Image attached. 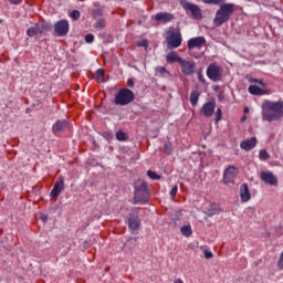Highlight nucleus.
Listing matches in <instances>:
<instances>
[{"instance_id":"2","label":"nucleus","mask_w":283,"mask_h":283,"mask_svg":"<svg viewBox=\"0 0 283 283\" xmlns=\"http://www.w3.org/2000/svg\"><path fill=\"white\" fill-rule=\"evenodd\" d=\"M235 10V4L233 3H223L220 6V8L217 10L213 23L217 28H220V25H223V23H227L229 19H231V14H233V11Z\"/></svg>"},{"instance_id":"25","label":"nucleus","mask_w":283,"mask_h":283,"mask_svg":"<svg viewBox=\"0 0 283 283\" xmlns=\"http://www.w3.org/2000/svg\"><path fill=\"white\" fill-rule=\"evenodd\" d=\"M95 80L98 83H105V70L98 69L95 73Z\"/></svg>"},{"instance_id":"3","label":"nucleus","mask_w":283,"mask_h":283,"mask_svg":"<svg viewBox=\"0 0 283 283\" xmlns=\"http://www.w3.org/2000/svg\"><path fill=\"white\" fill-rule=\"evenodd\" d=\"M136 95L129 88H120L118 93L115 95L114 103L115 105H120L125 107V105H129V103H134Z\"/></svg>"},{"instance_id":"33","label":"nucleus","mask_w":283,"mask_h":283,"mask_svg":"<svg viewBox=\"0 0 283 283\" xmlns=\"http://www.w3.org/2000/svg\"><path fill=\"white\" fill-rule=\"evenodd\" d=\"M70 17L73 21H78V19H81V12L78 10H74L71 12Z\"/></svg>"},{"instance_id":"7","label":"nucleus","mask_w":283,"mask_h":283,"mask_svg":"<svg viewBox=\"0 0 283 283\" xmlns=\"http://www.w3.org/2000/svg\"><path fill=\"white\" fill-rule=\"evenodd\" d=\"M240 174V169L233 165L229 166L223 174L224 185H233L235 182V176Z\"/></svg>"},{"instance_id":"32","label":"nucleus","mask_w":283,"mask_h":283,"mask_svg":"<svg viewBox=\"0 0 283 283\" xmlns=\"http://www.w3.org/2000/svg\"><path fill=\"white\" fill-rule=\"evenodd\" d=\"M116 138L119 142L127 140V135L125 134V132L119 130L116 133Z\"/></svg>"},{"instance_id":"48","label":"nucleus","mask_w":283,"mask_h":283,"mask_svg":"<svg viewBox=\"0 0 283 283\" xmlns=\"http://www.w3.org/2000/svg\"><path fill=\"white\" fill-rule=\"evenodd\" d=\"M175 283H185V282L181 281V279H177V280H175Z\"/></svg>"},{"instance_id":"50","label":"nucleus","mask_w":283,"mask_h":283,"mask_svg":"<svg viewBox=\"0 0 283 283\" xmlns=\"http://www.w3.org/2000/svg\"><path fill=\"white\" fill-rule=\"evenodd\" d=\"M247 117H243L242 120H245Z\"/></svg>"},{"instance_id":"38","label":"nucleus","mask_w":283,"mask_h":283,"mask_svg":"<svg viewBox=\"0 0 283 283\" xmlns=\"http://www.w3.org/2000/svg\"><path fill=\"white\" fill-rule=\"evenodd\" d=\"M137 46H138V48H145V49H147V48H148V42H147V40L137 41Z\"/></svg>"},{"instance_id":"20","label":"nucleus","mask_w":283,"mask_h":283,"mask_svg":"<svg viewBox=\"0 0 283 283\" xmlns=\"http://www.w3.org/2000/svg\"><path fill=\"white\" fill-rule=\"evenodd\" d=\"M166 61L169 64H174V63H181L182 57L178 56L177 52H170L166 55Z\"/></svg>"},{"instance_id":"1","label":"nucleus","mask_w":283,"mask_h":283,"mask_svg":"<svg viewBox=\"0 0 283 283\" xmlns=\"http://www.w3.org/2000/svg\"><path fill=\"white\" fill-rule=\"evenodd\" d=\"M263 109H270L273 113L264 112L262 114L263 120L273 123V120H280L283 116V102H265Z\"/></svg>"},{"instance_id":"14","label":"nucleus","mask_w":283,"mask_h":283,"mask_svg":"<svg viewBox=\"0 0 283 283\" xmlns=\"http://www.w3.org/2000/svg\"><path fill=\"white\" fill-rule=\"evenodd\" d=\"M128 229H130V231H138L140 229V218L138 214H129Z\"/></svg>"},{"instance_id":"17","label":"nucleus","mask_w":283,"mask_h":283,"mask_svg":"<svg viewBox=\"0 0 283 283\" xmlns=\"http://www.w3.org/2000/svg\"><path fill=\"white\" fill-rule=\"evenodd\" d=\"M258 145V138L251 137L250 139H247L240 144L241 149H244V151H251Z\"/></svg>"},{"instance_id":"41","label":"nucleus","mask_w":283,"mask_h":283,"mask_svg":"<svg viewBox=\"0 0 283 283\" xmlns=\"http://www.w3.org/2000/svg\"><path fill=\"white\" fill-rule=\"evenodd\" d=\"M203 255H205L206 260H211V258H213V253L211 251H208V250H206L203 252Z\"/></svg>"},{"instance_id":"5","label":"nucleus","mask_w":283,"mask_h":283,"mask_svg":"<svg viewBox=\"0 0 283 283\" xmlns=\"http://www.w3.org/2000/svg\"><path fill=\"white\" fill-rule=\"evenodd\" d=\"M135 200L136 202H142V205H147V200H149V190H147V185L142 184L135 188Z\"/></svg>"},{"instance_id":"11","label":"nucleus","mask_w":283,"mask_h":283,"mask_svg":"<svg viewBox=\"0 0 283 283\" xmlns=\"http://www.w3.org/2000/svg\"><path fill=\"white\" fill-rule=\"evenodd\" d=\"M260 178L265 185H277V178L271 171H261Z\"/></svg>"},{"instance_id":"13","label":"nucleus","mask_w":283,"mask_h":283,"mask_svg":"<svg viewBox=\"0 0 283 283\" xmlns=\"http://www.w3.org/2000/svg\"><path fill=\"white\" fill-rule=\"evenodd\" d=\"M214 112H216V102H208L201 107V114H203L206 118H211Z\"/></svg>"},{"instance_id":"18","label":"nucleus","mask_w":283,"mask_h":283,"mask_svg":"<svg viewBox=\"0 0 283 283\" xmlns=\"http://www.w3.org/2000/svg\"><path fill=\"white\" fill-rule=\"evenodd\" d=\"M155 19L159 23H169V21H174V14L169 12H159L155 15Z\"/></svg>"},{"instance_id":"36","label":"nucleus","mask_w":283,"mask_h":283,"mask_svg":"<svg viewBox=\"0 0 283 283\" xmlns=\"http://www.w3.org/2000/svg\"><path fill=\"white\" fill-rule=\"evenodd\" d=\"M220 120H222V108L217 109L214 123H220Z\"/></svg>"},{"instance_id":"34","label":"nucleus","mask_w":283,"mask_h":283,"mask_svg":"<svg viewBox=\"0 0 283 283\" xmlns=\"http://www.w3.org/2000/svg\"><path fill=\"white\" fill-rule=\"evenodd\" d=\"M218 213H220L219 208H214L213 206H211V208L208 210L209 217L218 216Z\"/></svg>"},{"instance_id":"22","label":"nucleus","mask_w":283,"mask_h":283,"mask_svg":"<svg viewBox=\"0 0 283 283\" xmlns=\"http://www.w3.org/2000/svg\"><path fill=\"white\" fill-rule=\"evenodd\" d=\"M27 34H28L29 36H36L38 34H42V33H41V29H40V27H39V23H35L33 27L29 28V29L27 30Z\"/></svg>"},{"instance_id":"23","label":"nucleus","mask_w":283,"mask_h":283,"mask_svg":"<svg viewBox=\"0 0 283 283\" xmlns=\"http://www.w3.org/2000/svg\"><path fill=\"white\" fill-rule=\"evenodd\" d=\"M199 99H200V92H198V91L191 92L190 103H191L192 107H196V105H198Z\"/></svg>"},{"instance_id":"4","label":"nucleus","mask_w":283,"mask_h":283,"mask_svg":"<svg viewBox=\"0 0 283 283\" xmlns=\"http://www.w3.org/2000/svg\"><path fill=\"white\" fill-rule=\"evenodd\" d=\"M180 45H182V34H180V31L176 29H170L167 32L168 50H175L176 48H180Z\"/></svg>"},{"instance_id":"27","label":"nucleus","mask_w":283,"mask_h":283,"mask_svg":"<svg viewBox=\"0 0 283 283\" xmlns=\"http://www.w3.org/2000/svg\"><path fill=\"white\" fill-rule=\"evenodd\" d=\"M180 233H182L186 238H190V235L193 233V231L191 230V226L181 227Z\"/></svg>"},{"instance_id":"45","label":"nucleus","mask_w":283,"mask_h":283,"mask_svg":"<svg viewBox=\"0 0 283 283\" xmlns=\"http://www.w3.org/2000/svg\"><path fill=\"white\" fill-rule=\"evenodd\" d=\"M252 83H259L260 85L264 86V83L260 80L253 78Z\"/></svg>"},{"instance_id":"49","label":"nucleus","mask_w":283,"mask_h":283,"mask_svg":"<svg viewBox=\"0 0 283 283\" xmlns=\"http://www.w3.org/2000/svg\"><path fill=\"white\" fill-rule=\"evenodd\" d=\"M244 112H249V108L245 107V108H244Z\"/></svg>"},{"instance_id":"42","label":"nucleus","mask_w":283,"mask_h":283,"mask_svg":"<svg viewBox=\"0 0 283 283\" xmlns=\"http://www.w3.org/2000/svg\"><path fill=\"white\" fill-rule=\"evenodd\" d=\"M156 72L157 74H165L167 73V69H165L164 66H157Z\"/></svg>"},{"instance_id":"10","label":"nucleus","mask_w":283,"mask_h":283,"mask_svg":"<svg viewBox=\"0 0 283 283\" xmlns=\"http://www.w3.org/2000/svg\"><path fill=\"white\" fill-rule=\"evenodd\" d=\"M65 189V179L63 177L59 178V181L55 182L53 189L50 192L51 198L57 199L61 196V192Z\"/></svg>"},{"instance_id":"40","label":"nucleus","mask_w":283,"mask_h":283,"mask_svg":"<svg viewBox=\"0 0 283 283\" xmlns=\"http://www.w3.org/2000/svg\"><path fill=\"white\" fill-rule=\"evenodd\" d=\"M197 76H198V81H200V83H207V80H205V75H202V72H198L197 73Z\"/></svg>"},{"instance_id":"8","label":"nucleus","mask_w":283,"mask_h":283,"mask_svg":"<svg viewBox=\"0 0 283 283\" xmlns=\"http://www.w3.org/2000/svg\"><path fill=\"white\" fill-rule=\"evenodd\" d=\"M70 32V22L67 20H60L54 24L55 36H67Z\"/></svg>"},{"instance_id":"15","label":"nucleus","mask_w":283,"mask_h":283,"mask_svg":"<svg viewBox=\"0 0 283 283\" xmlns=\"http://www.w3.org/2000/svg\"><path fill=\"white\" fill-rule=\"evenodd\" d=\"M67 127H70L67 120H57L55 124H53L52 132L53 134H61V132L67 129Z\"/></svg>"},{"instance_id":"24","label":"nucleus","mask_w":283,"mask_h":283,"mask_svg":"<svg viewBox=\"0 0 283 283\" xmlns=\"http://www.w3.org/2000/svg\"><path fill=\"white\" fill-rule=\"evenodd\" d=\"M39 28H40L41 34H45V32L52 31V28H54V25L48 22H43L41 24L39 23Z\"/></svg>"},{"instance_id":"37","label":"nucleus","mask_w":283,"mask_h":283,"mask_svg":"<svg viewBox=\"0 0 283 283\" xmlns=\"http://www.w3.org/2000/svg\"><path fill=\"white\" fill-rule=\"evenodd\" d=\"M85 43H94V34L88 33L84 38Z\"/></svg>"},{"instance_id":"44","label":"nucleus","mask_w":283,"mask_h":283,"mask_svg":"<svg viewBox=\"0 0 283 283\" xmlns=\"http://www.w3.org/2000/svg\"><path fill=\"white\" fill-rule=\"evenodd\" d=\"M127 85H128V87H134V80L128 78L127 80Z\"/></svg>"},{"instance_id":"6","label":"nucleus","mask_w":283,"mask_h":283,"mask_svg":"<svg viewBox=\"0 0 283 283\" xmlns=\"http://www.w3.org/2000/svg\"><path fill=\"white\" fill-rule=\"evenodd\" d=\"M207 76L210 78V81H213L214 83H218V81H222V67L218 65L217 63H211L207 67Z\"/></svg>"},{"instance_id":"43","label":"nucleus","mask_w":283,"mask_h":283,"mask_svg":"<svg viewBox=\"0 0 283 283\" xmlns=\"http://www.w3.org/2000/svg\"><path fill=\"white\" fill-rule=\"evenodd\" d=\"M247 213H248V216H250V218H253V216H255L254 208H247Z\"/></svg>"},{"instance_id":"9","label":"nucleus","mask_w":283,"mask_h":283,"mask_svg":"<svg viewBox=\"0 0 283 283\" xmlns=\"http://www.w3.org/2000/svg\"><path fill=\"white\" fill-rule=\"evenodd\" d=\"M181 67V72L185 76H191L196 72V63L187 60H181V63H179Z\"/></svg>"},{"instance_id":"46","label":"nucleus","mask_w":283,"mask_h":283,"mask_svg":"<svg viewBox=\"0 0 283 283\" xmlns=\"http://www.w3.org/2000/svg\"><path fill=\"white\" fill-rule=\"evenodd\" d=\"M136 242H137L136 239H130V240H128L127 244H134V245H136Z\"/></svg>"},{"instance_id":"19","label":"nucleus","mask_w":283,"mask_h":283,"mask_svg":"<svg viewBox=\"0 0 283 283\" xmlns=\"http://www.w3.org/2000/svg\"><path fill=\"white\" fill-rule=\"evenodd\" d=\"M184 9L185 10H189V12H191L192 17H201V11H200V7H198V4H193L191 2H186L184 4Z\"/></svg>"},{"instance_id":"28","label":"nucleus","mask_w":283,"mask_h":283,"mask_svg":"<svg viewBox=\"0 0 283 283\" xmlns=\"http://www.w3.org/2000/svg\"><path fill=\"white\" fill-rule=\"evenodd\" d=\"M174 151V145L171 144V142H166L164 145V154H167L169 156V154H171Z\"/></svg>"},{"instance_id":"29","label":"nucleus","mask_w":283,"mask_h":283,"mask_svg":"<svg viewBox=\"0 0 283 283\" xmlns=\"http://www.w3.org/2000/svg\"><path fill=\"white\" fill-rule=\"evenodd\" d=\"M260 160H269L271 158V155H269V151L266 149L260 150L259 153Z\"/></svg>"},{"instance_id":"16","label":"nucleus","mask_w":283,"mask_h":283,"mask_svg":"<svg viewBox=\"0 0 283 283\" xmlns=\"http://www.w3.org/2000/svg\"><path fill=\"white\" fill-rule=\"evenodd\" d=\"M240 198L242 202H249V200H251V191L249 190V185L243 184L240 186Z\"/></svg>"},{"instance_id":"30","label":"nucleus","mask_w":283,"mask_h":283,"mask_svg":"<svg viewBox=\"0 0 283 283\" xmlns=\"http://www.w3.org/2000/svg\"><path fill=\"white\" fill-rule=\"evenodd\" d=\"M92 17H93V19H98V18L103 17V9H101V8L94 9L92 11Z\"/></svg>"},{"instance_id":"21","label":"nucleus","mask_w":283,"mask_h":283,"mask_svg":"<svg viewBox=\"0 0 283 283\" xmlns=\"http://www.w3.org/2000/svg\"><path fill=\"white\" fill-rule=\"evenodd\" d=\"M248 92H249V94H252L253 96H264V94H266V92L264 90H262L261 87H259L256 85H250L248 87Z\"/></svg>"},{"instance_id":"47","label":"nucleus","mask_w":283,"mask_h":283,"mask_svg":"<svg viewBox=\"0 0 283 283\" xmlns=\"http://www.w3.org/2000/svg\"><path fill=\"white\" fill-rule=\"evenodd\" d=\"M41 220H42L43 222H45V221L48 220V216L43 214V216L41 217Z\"/></svg>"},{"instance_id":"39","label":"nucleus","mask_w":283,"mask_h":283,"mask_svg":"<svg viewBox=\"0 0 283 283\" xmlns=\"http://www.w3.org/2000/svg\"><path fill=\"white\" fill-rule=\"evenodd\" d=\"M178 193V186H174L170 190V197L176 198V195Z\"/></svg>"},{"instance_id":"26","label":"nucleus","mask_w":283,"mask_h":283,"mask_svg":"<svg viewBox=\"0 0 283 283\" xmlns=\"http://www.w3.org/2000/svg\"><path fill=\"white\" fill-rule=\"evenodd\" d=\"M94 28H96L97 30H104V28H107V21L104 18H99L94 23Z\"/></svg>"},{"instance_id":"31","label":"nucleus","mask_w":283,"mask_h":283,"mask_svg":"<svg viewBox=\"0 0 283 283\" xmlns=\"http://www.w3.org/2000/svg\"><path fill=\"white\" fill-rule=\"evenodd\" d=\"M147 176L148 178H150L151 180H160V175L156 174L153 170H148L147 171Z\"/></svg>"},{"instance_id":"35","label":"nucleus","mask_w":283,"mask_h":283,"mask_svg":"<svg viewBox=\"0 0 283 283\" xmlns=\"http://www.w3.org/2000/svg\"><path fill=\"white\" fill-rule=\"evenodd\" d=\"M203 3H209L211 6H220V3H224V0H202Z\"/></svg>"},{"instance_id":"12","label":"nucleus","mask_w":283,"mask_h":283,"mask_svg":"<svg viewBox=\"0 0 283 283\" xmlns=\"http://www.w3.org/2000/svg\"><path fill=\"white\" fill-rule=\"evenodd\" d=\"M207 43L205 36H196L188 40V50H196V48H202Z\"/></svg>"}]
</instances>
